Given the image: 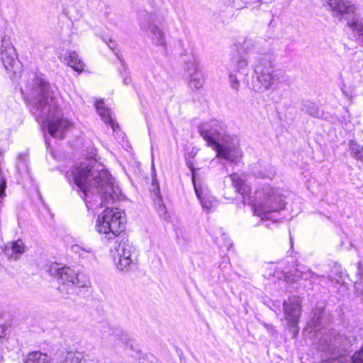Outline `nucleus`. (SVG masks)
<instances>
[{"label": "nucleus", "mask_w": 363, "mask_h": 363, "mask_svg": "<svg viewBox=\"0 0 363 363\" xmlns=\"http://www.w3.org/2000/svg\"><path fill=\"white\" fill-rule=\"evenodd\" d=\"M67 177H72L89 210L113 203L121 193L111 175L96 161L80 163L67 172Z\"/></svg>", "instance_id": "obj_1"}, {"label": "nucleus", "mask_w": 363, "mask_h": 363, "mask_svg": "<svg viewBox=\"0 0 363 363\" xmlns=\"http://www.w3.org/2000/svg\"><path fill=\"white\" fill-rule=\"evenodd\" d=\"M31 105V111L38 122L47 126L54 138H63L70 122L64 118L57 104L58 89L42 76L34 74L23 92Z\"/></svg>", "instance_id": "obj_2"}, {"label": "nucleus", "mask_w": 363, "mask_h": 363, "mask_svg": "<svg viewBox=\"0 0 363 363\" xmlns=\"http://www.w3.org/2000/svg\"><path fill=\"white\" fill-rule=\"evenodd\" d=\"M228 177L231 178L235 191L242 196L243 203L252 205L255 214L262 219H272L270 217L272 213L284 209V196L279 189L264 184L255 191L254 197H251L249 195L250 186L240 177L239 174L233 173Z\"/></svg>", "instance_id": "obj_3"}, {"label": "nucleus", "mask_w": 363, "mask_h": 363, "mask_svg": "<svg viewBox=\"0 0 363 363\" xmlns=\"http://www.w3.org/2000/svg\"><path fill=\"white\" fill-rule=\"evenodd\" d=\"M123 213L117 208L107 207L103 213L99 216L96 220V229L101 233L106 235L108 240L125 235L122 233L125 228V218Z\"/></svg>", "instance_id": "obj_4"}, {"label": "nucleus", "mask_w": 363, "mask_h": 363, "mask_svg": "<svg viewBox=\"0 0 363 363\" xmlns=\"http://www.w3.org/2000/svg\"><path fill=\"white\" fill-rule=\"evenodd\" d=\"M199 133L206 142L207 145L216 152V161L225 168L227 162V140L225 134L208 123L199 125Z\"/></svg>", "instance_id": "obj_5"}, {"label": "nucleus", "mask_w": 363, "mask_h": 363, "mask_svg": "<svg viewBox=\"0 0 363 363\" xmlns=\"http://www.w3.org/2000/svg\"><path fill=\"white\" fill-rule=\"evenodd\" d=\"M184 68L188 75V86L193 90H199L204 84V76L199 68L197 54L194 45L185 49L181 54Z\"/></svg>", "instance_id": "obj_6"}, {"label": "nucleus", "mask_w": 363, "mask_h": 363, "mask_svg": "<svg viewBox=\"0 0 363 363\" xmlns=\"http://www.w3.org/2000/svg\"><path fill=\"white\" fill-rule=\"evenodd\" d=\"M274 57L272 54H267L259 59L256 66L257 80L264 89L274 88L280 82V72L274 69Z\"/></svg>", "instance_id": "obj_7"}, {"label": "nucleus", "mask_w": 363, "mask_h": 363, "mask_svg": "<svg viewBox=\"0 0 363 363\" xmlns=\"http://www.w3.org/2000/svg\"><path fill=\"white\" fill-rule=\"evenodd\" d=\"M117 245L113 252V257L117 268L121 270H129L136 264L133 247L129 243L125 235L119 236L116 240Z\"/></svg>", "instance_id": "obj_8"}, {"label": "nucleus", "mask_w": 363, "mask_h": 363, "mask_svg": "<svg viewBox=\"0 0 363 363\" xmlns=\"http://www.w3.org/2000/svg\"><path fill=\"white\" fill-rule=\"evenodd\" d=\"M1 57L3 65L12 75H16L22 70V64L18 60L17 52L11 43L10 38L4 36L1 39Z\"/></svg>", "instance_id": "obj_9"}, {"label": "nucleus", "mask_w": 363, "mask_h": 363, "mask_svg": "<svg viewBox=\"0 0 363 363\" xmlns=\"http://www.w3.org/2000/svg\"><path fill=\"white\" fill-rule=\"evenodd\" d=\"M284 318L289 330L295 337L299 331L298 323L301 315V301L299 297L294 296L283 303Z\"/></svg>", "instance_id": "obj_10"}, {"label": "nucleus", "mask_w": 363, "mask_h": 363, "mask_svg": "<svg viewBox=\"0 0 363 363\" xmlns=\"http://www.w3.org/2000/svg\"><path fill=\"white\" fill-rule=\"evenodd\" d=\"M65 284L75 286L79 288L86 287L88 281L69 267H62L60 277L57 279Z\"/></svg>", "instance_id": "obj_11"}, {"label": "nucleus", "mask_w": 363, "mask_h": 363, "mask_svg": "<svg viewBox=\"0 0 363 363\" xmlns=\"http://www.w3.org/2000/svg\"><path fill=\"white\" fill-rule=\"evenodd\" d=\"M328 5L333 16H339L340 18H343L347 15H352L355 11V7L353 4L343 0H328Z\"/></svg>", "instance_id": "obj_12"}, {"label": "nucleus", "mask_w": 363, "mask_h": 363, "mask_svg": "<svg viewBox=\"0 0 363 363\" xmlns=\"http://www.w3.org/2000/svg\"><path fill=\"white\" fill-rule=\"evenodd\" d=\"M242 151L240 148V140L234 135L228 136V162L238 164L242 158Z\"/></svg>", "instance_id": "obj_13"}, {"label": "nucleus", "mask_w": 363, "mask_h": 363, "mask_svg": "<svg viewBox=\"0 0 363 363\" xmlns=\"http://www.w3.org/2000/svg\"><path fill=\"white\" fill-rule=\"evenodd\" d=\"M96 109L104 123L111 125L113 131L118 128L116 123L110 115L109 109L105 107L103 100L97 101L95 104Z\"/></svg>", "instance_id": "obj_14"}, {"label": "nucleus", "mask_w": 363, "mask_h": 363, "mask_svg": "<svg viewBox=\"0 0 363 363\" xmlns=\"http://www.w3.org/2000/svg\"><path fill=\"white\" fill-rule=\"evenodd\" d=\"M141 28L147 31H149L152 35V39L157 45H165L164 33L157 26L152 24H149L147 26L141 24Z\"/></svg>", "instance_id": "obj_15"}, {"label": "nucleus", "mask_w": 363, "mask_h": 363, "mask_svg": "<svg viewBox=\"0 0 363 363\" xmlns=\"http://www.w3.org/2000/svg\"><path fill=\"white\" fill-rule=\"evenodd\" d=\"M24 252V245L21 240H18L11 243V247L6 246L5 253L10 259L17 260Z\"/></svg>", "instance_id": "obj_16"}, {"label": "nucleus", "mask_w": 363, "mask_h": 363, "mask_svg": "<svg viewBox=\"0 0 363 363\" xmlns=\"http://www.w3.org/2000/svg\"><path fill=\"white\" fill-rule=\"evenodd\" d=\"M65 60L67 65L77 72H81L84 69V62L79 58L78 54L74 51L69 52L67 56L65 57Z\"/></svg>", "instance_id": "obj_17"}, {"label": "nucleus", "mask_w": 363, "mask_h": 363, "mask_svg": "<svg viewBox=\"0 0 363 363\" xmlns=\"http://www.w3.org/2000/svg\"><path fill=\"white\" fill-rule=\"evenodd\" d=\"M194 189L198 199L200 200L201 206L207 212L211 211L215 207V201L213 198L203 196L202 191L200 187L194 184Z\"/></svg>", "instance_id": "obj_18"}, {"label": "nucleus", "mask_w": 363, "mask_h": 363, "mask_svg": "<svg viewBox=\"0 0 363 363\" xmlns=\"http://www.w3.org/2000/svg\"><path fill=\"white\" fill-rule=\"evenodd\" d=\"M24 363H50V358L46 354L35 351L28 354Z\"/></svg>", "instance_id": "obj_19"}, {"label": "nucleus", "mask_w": 363, "mask_h": 363, "mask_svg": "<svg viewBox=\"0 0 363 363\" xmlns=\"http://www.w3.org/2000/svg\"><path fill=\"white\" fill-rule=\"evenodd\" d=\"M344 272L340 265L335 264L328 276L330 281L333 284H340L343 282Z\"/></svg>", "instance_id": "obj_20"}, {"label": "nucleus", "mask_w": 363, "mask_h": 363, "mask_svg": "<svg viewBox=\"0 0 363 363\" xmlns=\"http://www.w3.org/2000/svg\"><path fill=\"white\" fill-rule=\"evenodd\" d=\"M301 110L313 117L320 118L322 116V113L318 106L311 101H303Z\"/></svg>", "instance_id": "obj_21"}, {"label": "nucleus", "mask_w": 363, "mask_h": 363, "mask_svg": "<svg viewBox=\"0 0 363 363\" xmlns=\"http://www.w3.org/2000/svg\"><path fill=\"white\" fill-rule=\"evenodd\" d=\"M347 25L359 34V38L363 42V19L358 17H353L347 20Z\"/></svg>", "instance_id": "obj_22"}, {"label": "nucleus", "mask_w": 363, "mask_h": 363, "mask_svg": "<svg viewBox=\"0 0 363 363\" xmlns=\"http://www.w3.org/2000/svg\"><path fill=\"white\" fill-rule=\"evenodd\" d=\"M324 314L325 307L323 306H317L313 309L311 320L315 327H320L322 325Z\"/></svg>", "instance_id": "obj_23"}, {"label": "nucleus", "mask_w": 363, "mask_h": 363, "mask_svg": "<svg viewBox=\"0 0 363 363\" xmlns=\"http://www.w3.org/2000/svg\"><path fill=\"white\" fill-rule=\"evenodd\" d=\"M72 250L78 254L79 255H83L87 254L89 257H95V250L89 245H74L72 246Z\"/></svg>", "instance_id": "obj_24"}, {"label": "nucleus", "mask_w": 363, "mask_h": 363, "mask_svg": "<svg viewBox=\"0 0 363 363\" xmlns=\"http://www.w3.org/2000/svg\"><path fill=\"white\" fill-rule=\"evenodd\" d=\"M349 150L352 156L354 159L363 161V145H359L354 140H350L349 143Z\"/></svg>", "instance_id": "obj_25"}, {"label": "nucleus", "mask_w": 363, "mask_h": 363, "mask_svg": "<svg viewBox=\"0 0 363 363\" xmlns=\"http://www.w3.org/2000/svg\"><path fill=\"white\" fill-rule=\"evenodd\" d=\"M86 360L84 359L82 354L79 352H67L65 360L62 363H85Z\"/></svg>", "instance_id": "obj_26"}, {"label": "nucleus", "mask_w": 363, "mask_h": 363, "mask_svg": "<svg viewBox=\"0 0 363 363\" xmlns=\"http://www.w3.org/2000/svg\"><path fill=\"white\" fill-rule=\"evenodd\" d=\"M62 267L57 263H51L47 266V271L50 276L58 279L61 272Z\"/></svg>", "instance_id": "obj_27"}, {"label": "nucleus", "mask_w": 363, "mask_h": 363, "mask_svg": "<svg viewBox=\"0 0 363 363\" xmlns=\"http://www.w3.org/2000/svg\"><path fill=\"white\" fill-rule=\"evenodd\" d=\"M357 276L358 280H357L354 283L360 282L361 288H363V264L361 262L358 263Z\"/></svg>", "instance_id": "obj_28"}, {"label": "nucleus", "mask_w": 363, "mask_h": 363, "mask_svg": "<svg viewBox=\"0 0 363 363\" xmlns=\"http://www.w3.org/2000/svg\"><path fill=\"white\" fill-rule=\"evenodd\" d=\"M228 79L231 87L235 90H238L240 85V82L238 80L237 77L235 75L230 74L228 76Z\"/></svg>", "instance_id": "obj_29"}, {"label": "nucleus", "mask_w": 363, "mask_h": 363, "mask_svg": "<svg viewBox=\"0 0 363 363\" xmlns=\"http://www.w3.org/2000/svg\"><path fill=\"white\" fill-rule=\"evenodd\" d=\"M114 336L119 340L126 342L128 340V335L123 331L118 330L114 333Z\"/></svg>", "instance_id": "obj_30"}, {"label": "nucleus", "mask_w": 363, "mask_h": 363, "mask_svg": "<svg viewBox=\"0 0 363 363\" xmlns=\"http://www.w3.org/2000/svg\"><path fill=\"white\" fill-rule=\"evenodd\" d=\"M354 288L357 296H361L362 302L363 303V288H361V283H354Z\"/></svg>", "instance_id": "obj_31"}, {"label": "nucleus", "mask_w": 363, "mask_h": 363, "mask_svg": "<svg viewBox=\"0 0 363 363\" xmlns=\"http://www.w3.org/2000/svg\"><path fill=\"white\" fill-rule=\"evenodd\" d=\"M157 212L161 217L166 218L167 211L166 207L163 204L159 205L157 208Z\"/></svg>", "instance_id": "obj_32"}, {"label": "nucleus", "mask_w": 363, "mask_h": 363, "mask_svg": "<svg viewBox=\"0 0 363 363\" xmlns=\"http://www.w3.org/2000/svg\"><path fill=\"white\" fill-rule=\"evenodd\" d=\"M188 167L191 169V174H192V181H193V183H194V185L196 184H195V171L196 169L194 168L193 167V164L191 162H188L186 163Z\"/></svg>", "instance_id": "obj_33"}, {"label": "nucleus", "mask_w": 363, "mask_h": 363, "mask_svg": "<svg viewBox=\"0 0 363 363\" xmlns=\"http://www.w3.org/2000/svg\"><path fill=\"white\" fill-rule=\"evenodd\" d=\"M6 327L3 325H0V338L6 336Z\"/></svg>", "instance_id": "obj_34"}, {"label": "nucleus", "mask_w": 363, "mask_h": 363, "mask_svg": "<svg viewBox=\"0 0 363 363\" xmlns=\"http://www.w3.org/2000/svg\"><path fill=\"white\" fill-rule=\"evenodd\" d=\"M79 257L82 259H86L88 262H91L92 261L96 259L95 257H89L87 254H84L83 255H79Z\"/></svg>", "instance_id": "obj_35"}, {"label": "nucleus", "mask_w": 363, "mask_h": 363, "mask_svg": "<svg viewBox=\"0 0 363 363\" xmlns=\"http://www.w3.org/2000/svg\"><path fill=\"white\" fill-rule=\"evenodd\" d=\"M106 44L108 45V46L112 50H113L114 48H115V43L113 40H112L111 39H109L108 42H106Z\"/></svg>", "instance_id": "obj_36"}, {"label": "nucleus", "mask_w": 363, "mask_h": 363, "mask_svg": "<svg viewBox=\"0 0 363 363\" xmlns=\"http://www.w3.org/2000/svg\"><path fill=\"white\" fill-rule=\"evenodd\" d=\"M239 63H240L241 67L247 65V62H246V61L245 60H241Z\"/></svg>", "instance_id": "obj_37"}, {"label": "nucleus", "mask_w": 363, "mask_h": 363, "mask_svg": "<svg viewBox=\"0 0 363 363\" xmlns=\"http://www.w3.org/2000/svg\"><path fill=\"white\" fill-rule=\"evenodd\" d=\"M310 274H311V276H310L311 278H313V277H317L318 278V277H319L318 275L315 274L313 272H310Z\"/></svg>", "instance_id": "obj_38"}, {"label": "nucleus", "mask_w": 363, "mask_h": 363, "mask_svg": "<svg viewBox=\"0 0 363 363\" xmlns=\"http://www.w3.org/2000/svg\"><path fill=\"white\" fill-rule=\"evenodd\" d=\"M157 184H158L157 182L155 183V181L152 182V185H157Z\"/></svg>", "instance_id": "obj_39"}, {"label": "nucleus", "mask_w": 363, "mask_h": 363, "mask_svg": "<svg viewBox=\"0 0 363 363\" xmlns=\"http://www.w3.org/2000/svg\"><path fill=\"white\" fill-rule=\"evenodd\" d=\"M290 240H291V245L292 246L293 245L292 238H291Z\"/></svg>", "instance_id": "obj_40"}, {"label": "nucleus", "mask_w": 363, "mask_h": 363, "mask_svg": "<svg viewBox=\"0 0 363 363\" xmlns=\"http://www.w3.org/2000/svg\"><path fill=\"white\" fill-rule=\"evenodd\" d=\"M232 246V244L230 245V246L228 245V250H230V247Z\"/></svg>", "instance_id": "obj_41"}, {"label": "nucleus", "mask_w": 363, "mask_h": 363, "mask_svg": "<svg viewBox=\"0 0 363 363\" xmlns=\"http://www.w3.org/2000/svg\"><path fill=\"white\" fill-rule=\"evenodd\" d=\"M124 83H125V84H128V82H127V79H125Z\"/></svg>", "instance_id": "obj_42"}, {"label": "nucleus", "mask_w": 363, "mask_h": 363, "mask_svg": "<svg viewBox=\"0 0 363 363\" xmlns=\"http://www.w3.org/2000/svg\"><path fill=\"white\" fill-rule=\"evenodd\" d=\"M260 177H261L262 178H264V177H265V176H264V175H260Z\"/></svg>", "instance_id": "obj_43"}]
</instances>
